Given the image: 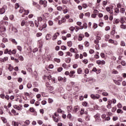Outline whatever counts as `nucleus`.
I'll list each match as a JSON object with an SVG mask.
<instances>
[{
  "label": "nucleus",
  "instance_id": "53",
  "mask_svg": "<svg viewBox=\"0 0 126 126\" xmlns=\"http://www.w3.org/2000/svg\"><path fill=\"white\" fill-rule=\"evenodd\" d=\"M115 12H116V13H120V10L118 8H116L115 9Z\"/></svg>",
  "mask_w": 126,
  "mask_h": 126
},
{
  "label": "nucleus",
  "instance_id": "20",
  "mask_svg": "<svg viewBox=\"0 0 126 126\" xmlns=\"http://www.w3.org/2000/svg\"><path fill=\"white\" fill-rule=\"evenodd\" d=\"M67 109L68 113H70V110H71V109H72V106H67Z\"/></svg>",
  "mask_w": 126,
  "mask_h": 126
},
{
  "label": "nucleus",
  "instance_id": "55",
  "mask_svg": "<svg viewBox=\"0 0 126 126\" xmlns=\"http://www.w3.org/2000/svg\"><path fill=\"white\" fill-rule=\"evenodd\" d=\"M57 10L59 11H61L63 10V7L62 6H58L57 7Z\"/></svg>",
  "mask_w": 126,
  "mask_h": 126
},
{
  "label": "nucleus",
  "instance_id": "62",
  "mask_svg": "<svg viewBox=\"0 0 126 126\" xmlns=\"http://www.w3.org/2000/svg\"><path fill=\"white\" fill-rule=\"evenodd\" d=\"M94 44H96V45H98V44L99 43V40L96 39L94 40Z\"/></svg>",
  "mask_w": 126,
  "mask_h": 126
},
{
  "label": "nucleus",
  "instance_id": "22",
  "mask_svg": "<svg viewBox=\"0 0 126 126\" xmlns=\"http://www.w3.org/2000/svg\"><path fill=\"white\" fill-rule=\"evenodd\" d=\"M86 121L87 122H88V121H90V116H89V115L86 116Z\"/></svg>",
  "mask_w": 126,
  "mask_h": 126
},
{
  "label": "nucleus",
  "instance_id": "8",
  "mask_svg": "<svg viewBox=\"0 0 126 126\" xmlns=\"http://www.w3.org/2000/svg\"><path fill=\"white\" fill-rule=\"evenodd\" d=\"M84 37V34H80L79 35L78 41H82L83 38Z\"/></svg>",
  "mask_w": 126,
  "mask_h": 126
},
{
  "label": "nucleus",
  "instance_id": "49",
  "mask_svg": "<svg viewBox=\"0 0 126 126\" xmlns=\"http://www.w3.org/2000/svg\"><path fill=\"white\" fill-rule=\"evenodd\" d=\"M121 45L125 47V46H126V43H125V41H122L121 42Z\"/></svg>",
  "mask_w": 126,
  "mask_h": 126
},
{
  "label": "nucleus",
  "instance_id": "26",
  "mask_svg": "<svg viewBox=\"0 0 126 126\" xmlns=\"http://www.w3.org/2000/svg\"><path fill=\"white\" fill-rule=\"evenodd\" d=\"M35 25L36 27H39V21H35L34 22Z\"/></svg>",
  "mask_w": 126,
  "mask_h": 126
},
{
  "label": "nucleus",
  "instance_id": "38",
  "mask_svg": "<svg viewBox=\"0 0 126 126\" xmlns=\"http://www.w3.org/2000/svg\"><path fill=\"white\" fill-rule=\"evenodd\" d=\"M47 89H48V90H50V91H53V90H54V87L50 86V87H48V88H47Z\"/></svg>",
  "mask_w": 126,
  "mask_h": 126
},
{
  "label": "nucleus",
  "instance_id": "13",
  "mask_svg": "<svg viewBox=\"0 0 126 126\" xmlns=\"http://www.w3.org/2000/svg\"><path fill=\"white\" fill-rule=\"evenodd\" d=\"M1 120L4 124H6V123H7V120H6V119L4 117H1Z\"/></svg>",
  "mask_w": 126,
  "mask_h": 126
},
{
  "label": "nucleus",
  "instance_id": "40",
  "mask_svg": "<svg viewBox=\"0 0 126 126\" xmlns=\"http://www.w3.org/2000/svg\"><path fill=\"white\" fill-rule=\"evenodd\" d=\"M88 103L86 101H84L82 103V105L83 106H84V107H87V105H88Z\"/></svg>",
  "mask_w": 126,
  "mask_h": 126
},
{
  "label": "nucleus",
  "instance_id": "10",
  "mask_svg": "<svg viewBox=\"0 0 126 126\" xmlns=\"http://www.w3.org/2000/svg\"><path fill=\"white\" fill-rule=\"evenodd\" d=\"M11 112L13 114H14L15 116H18V115H19V113L16 112V111H15V110L14 109H12Z\"/></svg>",
  "mask_w": 126,
  "mask_h": 126
},
{
  "label": "nucleus",
  "instance_id": "1",
  "mask_svg": "<svg viewBox=\"0 0 126 126\" xmlns=\"http://www.w3.org/2000/svg\"><path fill=\"white\" fill-rule=\"evenodd\" d=\"M39 3L41 5H43L44 7H47V4L48 3V2L47 1V0H40Z\"/></svg>",
  "mask_w": 126,
  "mask_h": 126
},
{
  "label": "nucleus",
  "instance_id": "25",
  "mask_svg": "<svg viewBox=\"0 0 126 126\" xmlns=\"http://www.w3.org/2000/svg\"><path fill=\"white\" fill-rule=\"evenodd\" d=\"M27 22H25V20H23L21 23V26H24V25H26V23Z\"/></svg>",
  "mask_w": 126,
  "mask_h": 126
},
{
  "label": "nucleus",
  "instance_id": "50",
  "mask_svg": "<svg viewBox=\"0 0 126 126\" xmlns=\"http://www.w3.org/2000/svg\"><path fill=\"white\" fill-rule=\"evenodd\" d=\"M25 124H26V125H27V126L29 125L30 124V121L29 120H26L25 122Z\"/></svg>",
  "mask_w": 126,
  "mask_h": 126
},
{
  "label": "nucleus",
  "instance_id": "41",
  "mask_svg": "<svg viewBox=\"0 0 126 126\" xmlns=\"http://www.w3.org/2000/svg\"><path fill=\"white\" fill-rule=\"evenodd\" d=\"M85 73H86V74L89 73V69H88V68L85 69Z\"/></svg>",
  "mask_w": 126,
  "mask_h": 126
},
{
  "label": "nucleus",
  "instance_id": "31",
  "mask_svg": "<svg viewBox=\"0 0 126 126\" xmlns=\"http://www.w3.org/2000/svg\"><path fill=\"white\" fill-rule=\"evenodd\" d=\"M112 73H113V74H118V73H119V72H118V71H117V70L114 69L112 71Z\"/></svg>",
  "mask_w": 126,
  "mask_h": 126
},
{
  "label": "nucleus",
  "instance_id": "15",
  "mask_svg": "<svg viewBox=\"0 0 126 126\" xmlns=\"http://www.w3.org/2000/svg\"><path fill=\"white\" fill-rule=\"evenodd\" d=\"M79 110V108H78V106H75L74 109L73 110V112H74L75 113H76Z\"/></svg>",
  "mask_w": 126,
  "mask_h": 126
},
{
  "label": "nucleus",
  "instance_id": "2",
  "mask_svg": "<svg viewBox=\"0 0 126 126\" xmlns=\"http://www.w3.org/2000/svg\"><path fill=\"white\" fill-rule=\"evenodd\" d=\"M91 97L92 99H93V100H95V99H99L100 98V95L99 94H92L91 95Z\"/></svg>",
  "mask_w": 126,
  "mask_h": 126
},
{
  "label": "nucleus",
  "instance_id": "5",
  "mask_svg": "<svg viewBox=\"0 0 126 126\" xmlns=\"http://www.w3.org/2000/svg\"><path fill=\"white\" fill-rule=\"evenodd\" d=\"M58 36H60V33L59 32L55 33V34L53 36L52 40H53V41H55V40L57 39Z\"/></svg>",
  "mask_w": 126,
  "mask_h": 126
},
{
  "label": "nucleus",
  "instance_id": "3",
  "mask_svg": "<svg viewBox=\"0 0 126 126\" xmlns=\"http://www.w3.org/2000/svg\"><path fill=\"white\" fill-rule=\"evenodd\" d=\"M6 6L4 5L2 8H0V14H3L5 12V8Z\"/></svg>",
  "mask_w": 126,
  "mask_h": 126
},
{
  "label": "nucleus",
  "instance_id": "16",
  "mask_svg": "<svg viewBox=\"0 0 126 126\" xmlns=\"http://www.w3.org/2000/svg\"><path fill=\"white\" fill-rule=\"evenodd\" d=\"M8 69L10 71H12V70H13V66H11V64H9Z\"/></svg>",
  "mask_w": 126,
  "mask_h": 126
},
{
  "label": "nucleus",
  "instance_id": "4",
  "mask_svg": "<svg viewBox=\"0 0 126 126\" xmlns=\"http://www.w3.org/2000/svg\"><path fill=\"white\" fill-rule=\"evenodd\" d=\"M96 63H97V64H105V63H106V62H105V61L104 60H97L96 61Z\"/></svg>",
  "mask_w": 126,
  "mask_h": 126
},
{
  "label": "nucleus",
  "instance_id": "42",
  "mask_svg": "<svg viewBox=\"0 0 126 126\" xmlns=\"http://www.w3.org/2000/svg\"><path fill=\"white\" fill-rule=\"evenodd\" d=\"M95 122L96 123H100V122L101 121V119H100V118H95Z\"/></svg>",
  "mask_w": 126,
  "mask_h": 126
},
{
  "label": "nucleus",
  "instance_id": "7",
  "mask_svg": "<svg viewBox=\"0 0 126 126\" xmlns=\"http://www.w3.org/2000/svg\"><path fill=\"white\" fill-rule=\"evenodd\" d=\"M74 73H75V71H71L70 72V73L69 74L70 77H72V78H74V77H75V75H73Z\"/></svg>",
  "mask_w": 126,
  "mask_h": 126
},
{
  "label": "nucleus",
  "instance_id": "47",
  "mask_svg": "<svg viewBox=\"0 0 126 126\" xmlns=\"http://www.w3.org/2000/svg\"><path fill=\"white\" fill-rule=\"evenodd\" d=\"M55 62H56L57 63H61V60L60 59L55 58L54 59Z\"/></svg>",
  "mask_w": 126,
  "mask_h": 126
},
{
  "label": "nucleus",
  "instance_id": "11",
  "mask_svg": "<svg viewBox=\"0 0 126 126\" xmlns=\"http://www.w3.org/2000/svg\"><path fill=\"white\" fill-rule=\"evenodd\" d=\"M52 37V35L48 34L46 35V40H49Z\"/></svg>",
  "mask_w": 126,
  "mask_h": 126
},
{
  "label": "nucleus",
  "instance_id": "64",
  "mask_svg": "<svg viewBox=\"0 0 126 126\" xmlns=\"http://www.w3.org/2000/svg\"><path fill=\"white\" fill-rule=\"evenodd\" d=\"M83 26H84V28L85 29H87V24L86 23H85L84 24H83Z\"/></svg>",
  "mask_w": 126,
  "mask_h": 126
},
{
  "label": "nucleus",
  "instance_id": "59",
  "mask_svg": "<svg viewBox=\"0 0 126 126\" xmlns=\"http://www.w3.org/2000/svg\"><path fill=\"white\" fill-rule=\"evenodd\" d=\"M67 119H71L72 118L71 114L70 113H69L67 116Z\"/></svg>",
  "mask_w": 126,
  "mask_h": 126
},
{
  "label": "nucleus",
  "instance_id": "51",
  "mask_svg": "<svg viewBox=\"0 0 126 126\" xmlns=\"http://www.w3.org/2000/svg\"><path fill=\"white\" fill-rule=\"evenodd\" d=\"M36 37H41V36H42V33L38 32L36 34Z\"/></svg>",
  "mask_w": 126,
  "mask_h": 126
},
{
  "label": "nucleus",
  "instance_id": "63",
  "mask_svg": "<svg viewBox=\"0 0 126 126\" xmlns=\"http://www.w3.org/2000/svg\"><path fill=\"white\" fill-rule=\"evenodd\" d=\"M59 56H63V51H59Z\"/></svg>",
  "mask_w": 126,
  "mask_h": 126
},
{
  "label": "nucleus",
  "instance_id": "24",
  "mask_svg": "<svg viewBox=\"0 0 126 126\" xmlns=\"http://www.w3.org/2000/svg\"><path fill=\"white\" fill-rule=\"evenodd\" d=\"M117 113H118V114H123V113H124V111H123L122 109H119L117 110Z\"/></svg>",
  "mask_w": 126,
  "mask_h": 126
},
{
  "label": "nucleus",
  "instance_id": "17",
  "mask_svg": "<svg viewBox=\"0 0 126 126\" xmlns=\"http://www.w3.org/2000/svg\"><path fill=\"white\" fill-rule=\"evenodd\" d=\"M6 31V29L5 27L0 28V32H4Z\"/></svg>",
  "mask_w": 126,
  "mask_h": 126
},
{
  "label": "nucleus",
  "instance_id": "35",
  "mask_svg": "<svg viewBox=\"0 0 126 126\" xmlns=\"http://www.w3.org/2000/svg\"><path fill=\"white\" fill-rule=\"evenodd\" d=\"M30 111L31 112V113H34V112H35V109L33 107H31L30 108Z\"/></svg>",
  "mask_w": 126,
  "mask_h": 126
},
{
  "label": "nucleus",
  "instance_id": "29",
  "mask_svg": "<svg viewBox=\"0 0 126 126\" xmlns=\"http://www.w3.org/2000/svg\"><path fill=\"white\" fill-rule=\"evenodd\" d=\"M48 24L50 25V26H53V25H54V22L53 21H49L48 22Z\"/></svg>",
  "mask_w": 126,
  "mask_h": 126
},
{
  "label": "nucleus",
  "instance_id": "30",
  "mask_svg": "<svg viewBox=\"0 0 126 126\" xmlns=\"http://www.w3.org/2000/svg\"><path fill=\"white\" fill-rule=\"evenodd\" d=\"M63 111L62 110V109L59 108L57 110V113H59V114H62V113H63Z\"/></svg>",
  "mask_w": 126,
  "mask_h": 126
},
{
  "label": "nucleus",
  "instance_id": "14",
  "mask_svg": "<svg viewBox=\"0 0 126 126\" xmlns=\"http://www.w3.org/2000/svg\"><path fill=\"white\" fill-rule=\"evenodd\" d=\"M27 87L29 88V89H30L32 87V84H31V82H29L27 85Z\"/></svg>",
  "mask_w": 126,
  "mask_h": 126
},
{
  "label": "nucleus",
  "instance_id": "28",
  "mask_svg": "<svg viewBox=\"0 0 126 126\" xmlns=\"http://www.w3.org/2000/svg\"><path fill=\"white\" fill-rule=\"evenodd\" d=\"M89 81H93V82H94L96 81V80L94 79L93 77H91L89 78Z\"/></svg>",
  "mask_w": 126,
  "mask_h": 126
},
{
  "label": "nucleus",
  "instance_id": "44",
  "mask_svg": "<svg viewBox=\"0 0 126 126\" xmlns=\"http://www.w3.org/2000/svg\"><path fill=\"white\" fill-rule=\"evenodd\" d=\"M102 95H103V96H109V94H108V93L103 92L102 93Z\"/></svg>",
  "mask_w": 126,
  "mask_h": 126
},
{
  "label": "nucleus",
  "instance_id": "43",
  "mask_svg": "<svg viewBox=\"0 0 126 126\" xmlns=\"http://www.w3.org/2000/svg\"><path fill=\"white\" fill-rule=\"evenodd\" d=\"M90 43L88 41L85 42V45L86 47H89Z\"/></svg>",
  "mask_w": 126,
  "mask_h": 126
},
{
  "label": "nucleus",
  "instance_id": "12",
  "mask_svg": "<svg viewBox=\"0 0 126 126\" xmlns=\"http://www.w3.org/2000/svg\"><path fill=\"white\" fill-rule=\"evenodd\" d=\"M10 41H11V42H12L13 44H15V45H17V42L16 40H15V39L11 38L10 39Z\"/></svg>",
  "mask_w": 126,
  "mask_h": 126
},
{
  "label": "nucleus",
  "instance_id": "39",
  "mask_svg": "<svg viewBox=\"0 0 126 126\" xmlns=\"http://www.w3.org/2000/svg\"><path fill=\"white\" fill-rule=\"evenodd\" d=\"M12 125H13L14 126H18V123L14 121L12 122Z\"/></svg>",
  "mask_w": 126,
  "mask_h": 126
},
{
  "label": "nucleus",
  "instance_id": "21",
  "mask_svg": "<svg viewBox=\"0 0 126 126\" xmlns=\"http://www.w3.org/2000/svg\"><path fill=\"white\" fill-rule=\"evenodd\" d=\"M29 23L31 24V27H34V23L32 21H29Z\"/></svg>",
  "mask_w": 126,
  "mask_h": 126
},
{
  "label": "nucleus",
  "instance_id": "6",
  "mask_svg": "<svg viewBox=\"0 0 126 126\" xmlns=\"http://www.w3.org/2000/svg\"><path fill=\"white\" fill-rule=\"evenodd\" d=\"M47 27V24H44L42 26L40 25L39 28V30L40 31H42L43 29H45Z\"/></svg>",
  "mask_w": 126,
  "mask_h": 126
},
{
  "label": "nucleus",
  "instance_id": "37",
  "mask_svg": "<svg viewBox=\"0 0 126 126\" xmlns=\"http://www.w3.org/2000/svg\"><path fill=\"white\" fill-rule=\"evenodd\" d=\"M94 119L100 118V114L97 113V114L94 116Z\"/></svg>",
  "mask_w": 126,
  "mask_h": 126
},
{
  "label": "nucleus",
  "instance_id": "58",
  "mask_svg": "<svg viewBox=\"0 0 126 126\" xmlns=\"http://www.w3.org/2000/svg\"><path fill=\"white\" fill-rule=\"evenodd\" d=\"M42 20H43V18H42V17H38L37 18V21H38V22L39 21L41 22L42 21Z\"/></svg>",
  "mask_w": 126,
  "mask_h": 126
},
{
  "label": "nucleus",
  "instance_id": "18",
  "mask_svg": "<svg viewBox=\"0 0 126 126\" xmlns=\"http://www.w3.org/2000/svg\"><path fill=\"white\" fill-rule=\"evenodd\" d=\"M94 9V14H95L96 15H98V13H99V11L97 10Z\"/></svg>",
  "mask_w": 126,
  "mask_h": 126
},
{
  "label": "nucleus",
  "instance_id": "57",
  "mask_svg": "<svg viewBox=\"0 0 126 126\" xmlns=\"http://www.w3.org/2000/svg\"><path fill=\"white\" fill-rule=\"evenodd\" d=\"M63 78L62 77H58V81H63Z\"/></svg>",
  "mask_w": 126,
  "mask_h": 126
},
{
  "label": "nucleus",
  "instance_id": "56",
  "mask_svg": "<svg viewBox=\"0 0 126 126\" xmlns=\"http://www.w3.org/2000/svg\"><path fill=\"white\" fill-rule=\"evenodd\" d=\"M74 29H75V28L73 27H71L69 28V30H70L71 32H73V31H74Z\"/></svg>",
  "mask_w": 126,
  "mask_h": 126
},
{
  "label": "nucleus",
  "instance_id": "60",
  "mask_svg": "<svg viewBox=\"0 0 126 126\" xmlns=\"http://www.w3.org/2000/svg\"><path fill=\"white\" fill-rule=\"evenodd\" d=\"M48 102L50 103H53V102H54V100H53V99H52V98H49Z\"/></svg>",
  "mask_w": 126,
  "mask_h": 126
},
{
  "label": "nucleus",
  "instance_id": "23",
  "mask_svg": "<svg viewBox=\"0 0 126 126\" xmlns=\"http://www.w3.org/2000/svg\"><path fill=\"white\" fill-rule=\"evenodd\" d=\"M120 22H121L122 24H124L125 22H126V21L124 20V18H121V19L120 20Z\"/></svg>",
  "mask_w": 126,
  "mask_h": 126
},
{
  "label": "nucleus",
  "instance_id": "52",
  "mask_svg": "<svg viewBox=\"0 0 126 126\" xmlns=\"http://www.w3.org/2000/svg\"><path fill=\"white\" fill-rule=\"evenodd\" d=\"M83 8H87L88 7V6H87V4L84 3L82 5Z\"/></svg>",
  "mask_w": 126,
  "mask_h": 126
},
{
  "label": "nucleus",
  "instance_id": "61",
  "mask_svg": "<svg viewBox=\"0 0 126 126\" xmlns=\"http://www.w3.org/2000/svg\"><path fill=\"white\" fill-rule=\"evenodd\" d=\"M23 79H22V78H19L18 79V81L20 83L21 82H22Z\"/></svg>",
  "mask_w": 126,
  "mask_h": 126
},
{
  "label": "nucleus",
  "instance_id": "46",
  "mask_svg": "<svg viewBox=\"0 0 126 126\" xmlns=\"http://www.w3.org/2000/svg\"><path fill=\"white\" fill-rule=\"evenodd\" d=\"M3 60L4 63H5V62H6V61L8 60V57H4L3 58Z\"/></svg>",
  "mask_w": 126,
  "mask_h": 126
},
{
  "label": "nucleus",
  "instance_id": "36",
  "mask_svg": "<svg viewBox=\"0 0 126 126\" xmlns=\"http://www.w3.org/2000/svg\"><path fill=\"white\" fill-rule=\"evenodd\" d=\"M120 28H121V29H124V30L126 29V25L122 24L120 26Z\"/></svg>",
  "mask_w": 126,
  "mask_h": 126
},
{
  "label": "nucleus",
  "instance_id": "54",
  "mask_svg": "<svg viewBox=\"0 0 126 126\" xmlns=\"http://www.w3.org/2000/svg\"><path fill=\"white\" fill-rule=\"evenodd\" d=\"M83 63L86 64L87 63H88V60L87 59H85L83 60Z\"/></svg>",
  "mask_w": 126,
  "mask_h": 126
},
{
  "label": "nucleus",
  "instance_id": "34",
  "mask_svg": "<svg viewBox=\"0 0 126 126\" xmlns=\"http://www.w3.org/2000/svg\"><path fill=\"white\" fill-rule=\"evenodd\" d=\"M19 6H20L19 3H16L15 4V9H17V8H18L19 7Z\"/></svg>",
  "mask_w": 126,
  "mask_h": 126
},
{
  "label": "nucleus",
  "instance_id": "9",
  "mask_svg": "<svg viewBox=\"0 0 126 126\" xmlns=\"http://www.w3.org/2000/svg\"><path fill=\"white\" fill-rule=\"evenodd\" d=\"M53 120L55 123H59V118L53 116Z\"/></svg>",
  "mask_w": 126,
  "mask_h": 126
},
{
  "label": "nucleus",
  "instance_id": "27",
  "mask_svg": "<svg viewBox=\"0 0 126 126\" xmlns=\"http://www.w3.org/2000/svg\"><path fill=\"white\" fill-rule=\"evenodd\" d=\"M67 44L68 47H71L72 46V42L71 41H68Z\"/></svg>",
  "mask_w": 126,
  "mask_h": 126
},
{
  "label": "nucleus",
  "instance_id": "33",
  "mask_svg": "<svg viewBox=\"0 0 126 126\" xmlns=\"http://www.w3.org/2000/svg\"><path fill=\"white\" fill-rule=\"evenodd\" d=\"M30 31V29L29 27L26 28V29L23 31V33L26 31L27 32H28L29 31Z\"/></svg>",
  "mask_w": 126,
  "mask_h": 126
},
{
  "label": "nucleus",
  "instance_id": "45",
  "mask_svg": "<svg viewBox=\"0 0 126 126\" xmlns=\"http://www.w3.org/2000/svg\"><path fill=\"white\" fill-rule=\"evenodd\" d=\"M33 74H34L35 77L36 78H37V76H38V73H37V71H34L33 72Z\"/></svg>",
  "mask_w": 126,
  "mask_h": 126
},
{
  "label": "nucleus",
  "instance_id": "32",
  "mask_svg": "<svg viewBox=\"0 0 126 126\" xmlns=\"http://www.w3.org/2000/svg\"><path fill=\"white\" fill-rule=\"evenodd\" d=\"M117 107L118 108H119V109H122V108L123 107V105H122V104L121 103H119L117 105Z\"/></svg>",
  "mask_w": 126,
  "mask_h": 126
},
{
  "label": "nucleus",
  "instance_id": "48",
  "mask_svg": "<svg viewBox=\"0 0 126 126\" xmlns=\"http://www.w3.org/2000/svg\"><path fill=\"white\" fill-rule=\"evenodd\" d=\"M85 16H87L88 17H90V12H87L85 14Z\"/></svg>",
  "mask_w": 126,
  "mask_h": 126
},
{
  "label": "nucleus",
  "instance_id": "19",
  "mask_svg": "<svg viewBox=\"0 0 126 126\" xmlns=\"http://www.w3.org/2000/svg\"><path fill=\"white\" fill-rule=\"evenodd\" d=\"M77 73L78 74H81L82 73V69L81 68H79L77 70Z\"/></svg>",
  "mask_w": 126,
  "mask_h": 126
}]
</instances>
